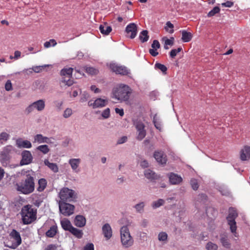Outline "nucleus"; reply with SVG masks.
I'll list each match as a JSON object with an SVG mask.
<instances>
[{
    "label": "nucleus",
    "instance_id": "f704fd0d",
    "mask_svg": "<svg viewBox=\"0 0 250 250\" xmlns=\"http://www.w3.org/2000/svg\"><path fill=\"white\" fill-rule=\"evenodd\" d=\"M39 187L38 188V190L39 191H42L44 190L46 186V181L44 179H41L38 182Z\"/></svg>",
    "mask_w": 250,
    "mask_h": 250
},
{
    "label": "nucleus",
    "instance_id": "473e14b6",
    "mask_svg": "<svg viewBox=\"0 0 250 250\" xmlns=\"http://www.w3.org/2000/svg\"><path fill=\"white\" fill-rule=\"evenodd\" d=\"M145 206V203L144 202H141L134 206V208L135 209L137 212L142 213L144 210V207Z\"/></svg>",
    "mask_w": 250,
    "mask_h": 250
},
{
    "label": "nucleus",
    "instance_id": "09e8293b",
    "mask_svg": "<svg viewBox=\"0 0 250 250\" xmlns=\"http://www.w3.org/2000/svg\"><path fill=\"white\" fill-rule=\"evenodd\" d=\"M153 123L154 124V125L155 127L161 131L162 130V126L161 123L157 121V118L156 117V116H155L153 118Z\"/></svg>",
    "mask_w": 250,
    "mask_h": 250
},
{
    "label": "nucleus",
    "instance_id": "c9c22d12",
    "mask_svg": "<svg viewBox=\"0 0 250 250\" xmlns=\"http://www.w3.org/2000/svg\"><path fill=\"white\" fill-rule=\"evenodd\" d=\"M36 150L40 151L44 154H47L50 151V149L48 146L46 145H43L38 146L36 148Z\"/></svg>",
    "mask_w": 250,
    "mask_h": 250
},
{
    "label": "nucleus",
    "instance_id": "4d7b16f0",
    "mask_svg": "<svg viewBox=\"0 0 250 250\" xmlns=\"http://www.w3.org/2000/svg\"><path fill=\"white\" fill-rule=\"evenodd\" d=\"M140 166L143 168H146L149 166V164L148 162L146 160L142 159L139 162Z\"/></svg>",
    "mask_w": 250,
    "mask_h": 250
},
{
    "label": "nucleus",
    "instance_id": "5701e85b",
    "mask_svg": "<svg viewBox=\"0 0 250 250\" xmlns=\"http://www.w3.org/2000/svg\"><path fill=\"white\" fill-rule=\"evenodd\" d=\"M74 224L77 227L82 228L85 225L86 219L83 215H77L74 219Z\"/></svg>",
    "mask_w": 250,
    "mask_h": 250
},
{
    "label": "nucleus",
    "instance_id": "052dcab7",
    "mask_svg": "<svg viewBox=\"0 0 250 250\" xmlns=\"http://www.w3.org/2000/svg\"><path fill=\"white\" fill-rule=\"evenodd\" d=\"M148 224V220L146 219H143L140 222V225L144 228L146 227Z\"/></svg>",
    "mask_w": 250,
    "mask_h": 250
},
{
    "label": "nucleus",
    "instance_id": "6e6552de",
    "mask_svg": "<svg viewBox=\"0 0 250 250\" xmlns=\"http://www.w3.org/2000/svg\"><path fill=\"white\" fill-rule=\"evenodd\" d=\"M21 242L20 234L15 229L12 230L9 234V240L7 242L6 246L12 249H15Z\"/></svg>",
    "mask_w": 250,
    "mask_h": 250
},
{
    "label": "nucleus",
    "instance_id": "c03bdc74",
    "mask_svg": "<svg viewBox=\"0 0 250 250\" xmlns=\"http://www.w3.org/2000/svg\"><path fill=\"white\" fill-rule=\"evenodd\" d=\"M173 27H174L173 25L170 21H167L166 23V25L165 28V30L167 32H168L169 33L171 34L174 31Z\"/></svg>",
    "mask_w": 250,
    "mask_h": 250
},
{
    "label": "nucleus",
    "instance_id": "69168bd1",
    "mask_svg": "<svg viewBox=\"0 0 250 250\" xmlns=\"http://www.w3.org/2000/svg\"><path fill=\"white\" fill-rule=\"evenodd\" d=\"M89 95L87 93H83L81 98L80 102H84L86 101L87 99L88 98Z\"/></svg>",
    "mask_w": 250,
    "mask_h": 250
},
{
    "label": "nucleus",
    "instance_id": "1a4fd4ad",
    "mask_svg": "<svg viewBox=\"0 0 250 250\" xmlns=\"http://www.w3.org/2000/svg\"><path fill=\"white\" fill-rule=\"evenodd\" d=\"M108 102V99L106 97H98L89 100L88 102V105L94 109L101 108L106 106Z\"/></svg>",
    "mask_w": 250,
    "mask_h": 250
},
{
    "label": "nucleus",
    "instance_id": "37998d69",
    "mask_svg": "<svg viewBox=\"0 0 250 250\" xmlns=\"http://www.w3.org/2000/svg\"><path fill=\"white\" fill-rule=\"evenodd\" d=\"M206 249L207 250H217L218 246L216 244L209 242L207 244Z\"/></svg>",
    "mask_w": 250,
    "mask_h": 250
},
{
    "label": "nucleus",
    "instance_id": "aec40b11",
    "mask_svg": "<svg viewBox=\"0 0 250 250\" xmlns=\"http://www.w3.org/2000/svg\"><path fill=\"white\" fill-rule=\"evenodd\" d=\"M16 145L18 148H30L32 147V144L29 141L21 138L16 140Z\"/></svg>",
    "mask_w": 250,
    "mask_h": 250
},
{
    "label": "nucleus",
    "instance_id": "39448f33",
    "mask_svg": "<svg viewBox=\"0 0 250 250\" xmlns=\"http://www.w3.org/2000/svg\"><path fill=\"white\" fill-rule=\"evenodd\" d=\"M37 211L30 205L23 207L21 211L22 220L24 224H29L36 219Z\"/></svg>",
    "mask_w": 250,
    "mask_h": 250
},
{
    "label": "nucleus",
    "instance_id": "b1692460",
    "mask_svg": "<svg viewBox=\"0 0 250 250\" xmlns=\"http://www.w3.org/2000/svg\"><path fill=\"white\" fill-rule=\"evenodd\" d=\"M168 178L169 182L172 185L179 184L182 181V178L180 176L173 173L168 174Z\"/></svg>",
    "mask_w": 250,
    "mask_h": 250
},
{
    "label": "nucleus",
    "instance_id": "ea45409f",
    "mask_svg": "<svg viewBox=\"0 0 250 250\" xmlns=\"http://www.w3.org/2000/svg\"><path fill=\"white\" fill-rule=\"evenodd\" d=\"M158 238L160 241L165 243L167 242V234L165 232H161L158 234Z\"/></svg>",
    "mask_w": 250,
    "mask_h": 250
},
{
    "label": "nucleus",
    "instance_id": "49530a36",
    "mask_svg": "<svg viewBox=\"0 0 250 250\" xmlns=\"http://www.w3.org/2000/svg\"><path fill=\"white\" fill-rule=\"evenodd\" d=\"M49 66V65L36 66L33 67L32 68H30L29 70H32V71H34L36 73H39L41 71H42L44 68Z\"/></svg>",
    "mask_w": 250,
    "mask_h": 250
},
{
    "label": "nucleus",
    "instance_id": "13d9d810",
    "mask_svg": "<svg viewBox=\"0 0 250 250\" xmlns=\"http://www.w3.org/2000/svg\"><path fill=\"white\" fill-rule=\"evenodd\" d=\"M83 250H94V245L92 243L87 244L84 247Z\"/></svg>",
    "mask_w": 250,
    "mask_h": 250
},
{
    "label": "nucleus",
    "instance_id": "c756f323",
    "mask_svg": "<svg viewBox=\"0 0 250 250\" xmlns=\"http://www.w3.org/2000/svg\"><path fill=\"white\" fill-rule=\"evenodd\" d=\"M162 40L165 42L164 48L165 49H168V45L172 46L174 42V38L173 37L170 38V39H167V37H164L162 39Z\"/></svg>",
    "mask_w": 250,
    "mask_h": 250
},
{
    "label": "nucleus",
    "instance_id": "72a5a7b5",
    "mask_svg": "<svg viewBox=\"0 0 250 250\" xmlns=\"http://www.w3.org/2000/svg\"><path fill=\"white\" fill-rule=\"evenodd\" d=\"M147 34L148 32L147 30H143L141 32L139 38L142 42H144L148 41L149 36Z\"/></svg>",
    "mask_w": 250,
    "mask_h": 250
},
{
    "label": "nucleus",
    "instance_id": "bb28decb",
    "mask_svg": "<svg viewBox=\"0 0 250 250\" xmlns=\"http://www.w3.org/2000/svg\"><path fill=\"white\" fill-rule=\"evenodd\" d=\"M44 164L53 172L57 173L59 171V168L56 164L50 162L48 159L44 160Z\"/></svg>",
    "mask_w": 250,
    "mask_h": 250
},
{
    "label": "nucleus",
    "instance_id": "58836bf2",
    "mask_svg": "<svg viewBox=\"0 0 250 250\" xmlns=\"http://www.w3.org/2000/svg\"><path fill=\"white\" fill-rule=\"evenodd\" d=\"M101 116L102 119H106L110 116V110L109 108H107L103 110L101 112Z\"/></svg>",
    "mask_w": 250,
    "mask_h": 250
},
{
    "label": "nucleus",
    "instance_id": "79ce46f5",
    "mask_svg": "<svg viewBox=\"0 0 250 250\" xmlns=\"http://www.w3.org/2000/svg\"><path fill=\"white\" fill-rule=\"evenodd\" d=\"M57 44V42L54 39H51L49 41L46 42L44 43V46L45 48H49L51 46H55Z\"/></svg>",
    "mask_w": 250,
    "mask_h": 250
},
{
    "label": "nucleus",
    "instance_id": "cd10ccee",
    "mask_svg": "<svg viewBox=\"0 0 250 250\" xmlns=\"http://www.w3.org/2000/svg\"><path fill=\"white\" fill-rule=\"evenodd\" d=\"M182 40L184 42H189L192 38V35L191 33L184 30L182 32Z\"/></svg>",
    "mask_w": 250,
    "mask_h": 250
},
{
    "label": "nucleus",
    "instance_id": "412c9836",
    "mask_svg": "<svg viewBox=\"0 0 250 250\" xmlns=\"http://www.w3.org/2000/svg\"><path fill=\"white\" fill-rule=\"evenodd\" d=\"M144 175L146 178L150 181H154L160 178V175L150 169H147L144 171Z\"/></svg>",
    "mask_w": 250,
    "mask_h": 250
},
{
    "label": "nucleus",
    "instance_id": "c85d7f7f",
    "mask_svg": "<svg viewBox=\"0 0 250 250\" xmlns=\"http://www.w3.org/2000/svg\"><path fill=\"white\" fill-rule=\"evenodd\" d=\"M69 231L78 238H81L83 237V231L77 228H74L73 226Z\"/></svg>",
    "mask_w": 250,
    "mask_h": 250
},
{
    "label": "nucleus",
    "instance_id": "9b49d317",
    "mask_svg": "<svg viewBox=\"0 0 250 250\" xmlns=\"http://www.w3.org/2000/svg\"><path fill=\"white\" fill-rule=\"evenodd\" d=\"M45 106V101L43 99L39 100L29 105L26 108L25 111L27 113H31L35 110L39 112L42 111L44 109Z\"/></svg>",
    "mask_w": 250,
    "mask_h": 250
},
{
    "label": "nucleus",
    "instance_id": "f8f14e48",
    "mask_svg": "<svg viewBox=\"0 0 250 250\" xmlns=\"http://www.w3.org/2000/svg\"><path fill=\"white\" fill-rule=\"evenodd\" d=\"M237 216V213L236 210L234 208H230L229 209V214L227 217V220L230 226L231 232L234 233V236L236 237L237 236L236 233V226L235 218Z\"/></svg>",
    "mask_w": 250,
    "mask_h": 250
},
{
    "label": "nucleus",
    "instance_id": "6ab92c4d",
    "mask_svg": "<svg viewBox=\"0 0 250 250\" xmlns=\"http://www.w3.org/2000/svg\"><path fill=\"white\" fill-rule=\"evenodd\" d=\"M154 157L159 164L163 165L167 162V156L164 152L162 151H155L154 153Z\"/></svg>",
    "mask_w": 250,
    "mask_h": 250
},
{
    "label": "nucleus",
    "instance_id": "7c9ffc66",
    "mask_svg": "<svg viewBox=\"0 0 250 250\" xmlns=\"http://www.w3.org/2000/svg\"><path fill=\"white\" fill-rule=\"evenodd\" d=\"M57 232V226L56 225L52 226L50 229L46 231V235L49 237H54Z\"/></svg>",
    "mask_w": 250,
    "mask_h": 250
},
{
    "label": "nucleus",
    "instance_id": "a18cd8bd",
    "mask_svg": "<svg viewBox=\"0 0 250 250\" xmlns=\"http://www.w3.org/2000/svg\"><path fill=\"white\" fill-rule=\"evenodd\" d=\"M155 68L160 70L164 73H165L167 70V68L165 65L159 63H156L155 64Z\"/></svg>",
    "mask_w": 250,
    "mask_h": 250
},
{
    "label": "nucleus",
    "instance_id": "4c0bfd02",
    "mask_svg": "<svg viewBox=\"0 0 250 250\" xmlns=\"http://www.w3.org/2000/svg\"><path fill=\"white\" fill-rule=\"evenodd\" d=\"M164 200L162 199H159L156 201H153L152 203L151 206L153 208H157L163 206L164 204Z\"/></svg>",
    "mask_w": 250,
    "mask_h": 250
},
{
    "label": "nucleus",
    "instance_id": "a878e982",
    "mask_svg": "<svg viewBox=\"0 0 250 250\" xmlns=\"http://www.w3.org/2000/svg\"><path fill=\"white\" fill-rule=\"evenodd\" d=\"M61 224L62 229L65 230L69 231L73 227L70 221L67 218L62 219Z\"/></svg>",
    "mask_w": 250,
    "mask_h": 250
},
{
    "label": "nucleus",
    "instance_id": "864d4df0",
    "mask_svg": "<svg viewBox=\"0 0 250 250\" xmlns=\"http://www.w3.org/2000/svg\"><path fill=\"white\" fill-rule=\"evenodd\" d=\"M127 141V137L125 136L119 138L117 142V144L121 145L125 143Z\"/></svg>",
    "mask_w": 250,
    "mask_h": 250
},
{
    "label": "nucleus",
    "instance_id": "2eb2a0df",
    "mask_svg": "<svg viewBox=\"0 0 250 250\" xmlns=\"http://www.w3.org/2000/svg\"><path fill=\"white\" fill-rule=\"evenodd\" d=\"M125 32L131 39H134L137 35V25L134 23H129L125 28Z\"/></svg>",
    "mask_w": 250,
    "mask_h": 250
},
{
    "label": "nucleus",
    "instance_id": "8fccbe9b",
    "mask_svg": "<svg viewBox=\"0 0 250 250\" xmlns=\"http://www.w3.org/2000/svg\"><path fill=\"white\" fill-rule=\"evenodd\" d=\"M86 71L91 75L96 74L98 72V70L92 67H87L85 69Z\"/></svg>",
    "mask_w": 250,
    "mask_h": 250
},
{
    "label": "nucleus",
    "instance_id": "a211bd4d",
    "mask_svg": "<svg viewBox=\"0 0 250 250\" xmlns=\"http://www.w3.org/2000/svg\"><path fill=\"white\" fill-rule=\"evenodd\" d=\"M33 143L38 144H52L51 139L38 134L34 136Z\"/></svg>",
    "mask_w": 250,
    "mask_h": 250
},
{
    "label": "nucleus",
    "instance_id": "0e129e2a",
    "mask_svg": "<svg viewBox=\"0 0 250 250\" xmlns=\"http://www.w3.org/2000/svg\"><path fill=\"white\" fill-rule=\"evenodd\" d=\"M21 55V53L19 51H16L14 53V57L10 56V59L14 58L16 60L20 58Z\"/></svg>",
    "mask_w": 250,
    "mask_h": 250
},
{
    "label": "nucleus",
    "instance_id": "680f3d73",
    "mask_svg": "<svg viewBox=\"0 0 250 250\" xmlns=\"http://www.w3.org/2000/svg\"><path fill=\"white\" fill-rule=\"evenodd\" d=\"M233 5V3L230 1H227V2L221 4L222 6L227 7H231Z\"/></svg>",
    "mask_w": 250,
    "mask_h": 250
},
{
    "label": "nucleus",
    "instance_id": "f257e3e1",
    "mask_svg": "<svg viewBox=\"0 0 250 250\" xmlns=\"http://www.w3.org/2000/svg\"><path fill=\"white\" fill-rule=\"evenodd\" d=\"M19 174L25 179L16 184L17 190L24 194H28L32 193L35 188V183L34 182V171L31 169H23Z\"/></svg>",
    "mask_w": 250,
    "mask_h": 250
},
{
    "label": "nucleus",
    "instance_id": "bf43d9fd",
    "mask_svg": "<svg viewBox=\"0 0 250 250\" xmlns=\"http://www.w3.org/2000/svg\"><path fill=\"white\" fill-rule=\"evenodd\" d=\"M160 47V44L157 40H154L151 44V47L154 49H158Z\"/></svg>",
    "mask_w": 250,
    "mask_h": 250
},
{
    "label": "nucleus",
    "instance_id": "ddd939ff",
    "mask_svg": "<svg viewBox=\"0 0 250 250\" xmlns=\"http://www.w3.org/2000/svg\"><path fill=\"white\" fill-rule=\"evenodd\" d=\"M82 160L80 158H72L69 159L68 163L74 173H79L81 171L80 165Z\"/></svg>",
    "mask_w": 250,
    "mask_h": 250
},
{
    "label": "nucleus",
    "instance_id": "dca6fc26",
    "mask_svg": "<svg viewBox=\"0 0 250 250\" xmlns=\"http://www.w3.org/2000/svg\"><path fill=\"white\" fill-rule=\"evenodd\" d=\"M102 234L106 241L109 240L112 237V229L109 224L106 223L104 224L102 227Z\"/></svg>",
    "mask_w": 250,
    "mask_h": 250
},
{
    "label": "nucleus",
    "instance_id": "e433bc0d",
    "mask_svg": "<svg viewBox=\"0 0 250 250\" xmlns=\"http://www.w3.org/2000/svg\"><path fill=\"white\" fill-rule=\"evenodd\" d=\"M10 134L6 132L3 131L0 133V143H3L7 141L10 138Z\"/></svg>",
    "mask_w": 250,
    "mask_h": 250
},
{
    "label": "nucleus",
    "instance_id": "3c124183",
    "mask_svg": "<svg viewBox=\"0 0 250 250\" xmlns=\"http://www.w3.org/2000/svg\"><path fill=\"white\" fill-rule=\"evenodd\" d=\"M190 184L194 190H196L198 188L199 185L197 180L194 179H191L190 181Z\"/></svg>",
    "mask_w": 250,
    "mask_h": 250
},
{
    "label": "nucleus",
    "instance_id": "7ed1b4c3",
    "mask_svg": "<svg viewBox=\"0 0 250 250\" xmlns=\"http://www.w3.org/2000/svg\"><path fill=\"white\" fill-rule=\"evenodd\" d=\"M120 239L122 245L125 248L132 246L134 244V239L131 235L127 226L122 227L120 230Z\"/></svg>",
    "mask_w": 250,
    "mask_h": 250
},
{
    "label": "nucleus",
    "instance_id": "603ef678",
    "mask_svg": "<svg viewBox=\"0 0 250 250\" xmlns=\"http://www.w3.org/2000/svg\"><path fill=\"white\" fill-rule=\"evenodd\" d=\"M182 50V48L179 47L177 49H172L170 52V56L171 58L175 57L177 54Z\"/></svg>",
    "mask_w": 250,
    "mask_h": 250
},
{
    "label": "nucleus",
    "instance_id": "de8ad7c7",
    "mask_svg": "<svg viewBox=\"0 0 250 250\" xmlns=\"http://www.w3.org/2000/svg\"><path fill=\"white\" fill-rule=\"evenodd\" d=\"M220 9L219 7L216 6L208 13V16L209 17H212L216 14L220 12Z\"/></svg>",
    "mask_w": 250,
    "mask_h": 250
},
{
    "label": "nucleus",
    "instance_id": "4468645a",
    "mask_svg": "<svg viewBox=\"0 0 250 250\" xmlns=\"http://www.w3.org/2000/svg\"><path fill=\"white\" fill-rule=\"evenodd\" d=\"M109 67L113 72L116 74L125 75L128 73V70L125 67L119 65L115 63H110Z\"/></svg>",
    "mask_w": 250,
    "mask_h": 250
},
{
    "label": "nucleus",
    "instance_id": "a19ab883",
    "mask_svg": "<svg viewBox=\"0 0 250 250\" xmlns=\"http://www.w3.org/2000/svg\"><path fill=\"white\" fill-rule=\"evenodd\" d=\"M73 110L71 108L67 107L63 111V117L64 118H68L73 114Z\"/></svg>",
    "mask_w": 250,
    "mask_h": 250
},
{
    "label": "nucleus",
    "instance_id": "774afa93",
    "mask_svg": "<svg viewBox=\"0 0 250 250\" xmlns=\"http://www.w3.org/2000/svg\"><path fill=\"white\" fill-rule=\"evenodd\" d=\"M149 53L153 56H156L158 54L157 49L152 48L149 49Z\"/></svg>",
    "mask_w": 250,
    "mask_h": 250
},
{
    "label": "nucleus",
    "instance_id": "f03ea898",
    "mask_svg": "<svg viewBox=\"0 0 250 250\" xmlns=\"http://www.w3.org/2000/svg\"><path fill=\"white\" fill-rule=\"evenodd\" d=\"M131 89L126 85L120 84L113 90V98L120 101H126L129 98Z\"/></svg>",
    "mask_w": 250,
    "mask_h": 250
},
{
    "label": "nucleus",
    "instance_id": "4be33fe9",
    "mask_svg": "<svg viewBox=\"0 0 250 250\" xmlns=\"http://www.w3.org/2000/svg\"><path fill=\"white\" fill-rule=\"evenodd\" d=\"M240 159L242 161H247L250 159V146H245L241 150Z\"/></svg>",
    "mask_w": 250,
    "mask_h": 250
},
{
    "label": "nucleus",
    "instance_id": "393cba45",
    "mask_svg": "<svg viewBox=\"0 0 250 250\" xmlns=\"http://www.w3.org/2000/svg\"><path fill=\"white\" fill-rule=\"evenodd\" d=\"M99 30L101 33L104 35H108L112 31V28L109 26L106 23L100 25Z\"/></svg>",
    "mask_w": 250,
    "mask_h": 250
},
{
    "label": "nucleus",
    "instance_id": "5fc2aeb1",
    "mask_svg": "<svg viewBox=\"0 0 250 250\" xmlns=\"http://www.w3.org/2000/svg\"><path fill=\"white\" fill-rule=\"evenodd\" d=\"M5 88L6 91H11L13 89L12 84L10 80H8L6 82Z\"/></svg>",
    "mask_w": 250,
    "mask_h": 250
},
{
    "label": "nucleus",
    "instance_id": "6e6d98bb",
    "mask_svg": "<svg viewBox=\"0 0 250 250\" xmlns=\"http://www.w3.org/2000/svg\"><path fill=\"white\" fill-rule=\"evenodd\" d=\"M90 89L95 94H98L101 92V90L95 85H91L90 87Z\"/></svg>",
    "mask_w": 250,
    "mask_h": 250
},
{
    "label": "nucleus",
    "instance_id": "20e7f679",
    "mask_svg": "<svg viewBox=\"0 0 250 250\" xmlns=\"http://www.w3.org/2000/svg\"><path fill=\"white\" fill-rule=\"evenodd\" d=\"M73 69L69 67H65L61 71V80L60 86L62 88H66L71 86L74 81L72 78Z\"/></svg>",
    "mask_w": 250,
    "mask_h": 250
},
{
    "label": "nucleus",
    "instance_id": "9d476101",
    "mask_svg": "<svg viewBox=\"0 0 250 250\" xmlns=\"http://www.w3.org/2000/svg\"><path fill=\"white\" fill-rule=\"evenodd\" d=\"M60 212L65 216H69L74 212L75 207L74 205L65 202H59Z\"/></svg>",
    "mask_w": 250,
    "mask_h": 250
},
{
    "label": "nucleus",
    "instance_id": "423d86ee",
    "mask_svg": "<svg viewBox=\"0 0 250 250\" xmlns=\"http://www.w3.org/2000/svg\"><path fill=\"white\" fill-rule=\"evenodd\" d=\"M59 197L60 199L59 202H74L77 200V193L73 189L63 188L59 193Z\"/></svg>",
    "mask_w": 250,
    "mask_h": 250
},
{
    "label": "nucleus",
    "instance_id": "338daca9",
    "mask_svg": "<svg viewBox=\"0 0 250 250\" xmlns=\"http://www.w3.org/2000/svg\"><path fill=\"white\" fill-rule=\"evenodd\" d=\"M115 110V112L117 114H119L121 116H123L124 114V110L123 109L116 108Z\"/></svg>",
    "mask_w": 250,
    "mask_h": 250
},
{
    "label": "nucleus",
    "instance_id": "2f4dec72",
    "mask_svg": "<svg viewBox=\"0 0 250 250\" xmlns=\"http://www.w3.org/2000/svg\"><path fill=\"white\" fill-rule=\"evenodd\" d=\"M221 242L222 245L226 248L229 249L231 247V244L229 242L227 237L226 235H222L221 238Z\"/></svg>",
    "mask_w": 250,
    "mask_h": 250
},
{
    "label": "nucleus",
    "instance_id": "f3484780",
    "mask_svg": "<svg viewBox=\"0 0 250 250\" xmlns=\"http://www.w3.org/2000/svg\"><path fill=\"white\" fill-rule=\"evenodd\" d=\"M22 159L21 161V165H25L30 164L33 160L32 155L28 150H24L21 153Z\"/></svg>",
    "mask_w": 250,
    "mask_h": 250
},
{
    "label": "nucleus",
    "instance_id": "e2e57ef3",
    "mask_svg": "<svg viewBox=\"0 0 250 250\" xmlns=\"http://www.w3.org/2000/svg\"><path fill=\"white\" fill-rule=\"evenodd\" d=\"M55 106L58 109L60 110L62 109V106L63 105L62 101H55Z\"/></svg>",
    "mask_w": 250,
    "mask_h": 250
},
{
    "label": "nucleus",
    "instance_id": "0eeeda50",
    "mask_svg": "<svg viewBox=\"0 0 250 250\" xmlns=\"http://www.w3.org/2000/svg\"><path fill=\"white\" fill-rule=\"evenodd\" d=\"M146 122L143 119H140L134 122L136 129V139L139 141L142 140L146 136V130L145 129Z\"/></svg>",
    "mask_w": 250,
    "mask_h": 250
}]
</instances>
